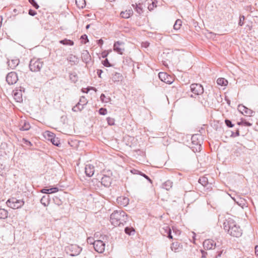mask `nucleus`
<instances>
[{
	"instance_id": "obj_21",
	"label": "nucleus",
	"mask_w": 258,
	"mask_h": 258,
	"mask_svg": "<svg viewBox=\"0 0 258 258\" xmlns=\"http://www.w3.org/2000/svg\"><path fill=\"white\" fill-rule=\"evenodd\" d=\"M117 201L118 204H120L122 206H126L129 203V200L126 197H119L117 199Z\"/></svg>"
},
{
	"instance_id": "obj_52",
	"label": "nucleus",
	"mask_w": 258,
	"mask_h": 258,
	"mask_svg": "<svg viewBox=\"0 0 258 258\" xmlns=\"http://www.w3.org/2000/svg\"><path fill=\"white\" fill-rule=\"evenodd\" d=\"M245 18L243 16H241L239 19V21L238 22V25L240 26L243 25V22H242L244 20Z\"/></svg>"
},
{
	"instance_id": "obj_17",
	"label": "nucleus",
	"mask_w": 258,
	"mask_h": 258,
	"mask_svg": "<svg viewBox=\"0 0 258 258\" xmlns=\"http://www.w3.org/2000/svg\"><path fill=\"white\" fill-rule=\"evenodd\" d=\"M19 129L21 131H28L30 128V125L29 122L26 120H21L19 123Z\"/></svg>"
},
{
	"instance_id": "obj_59",
	"label": "nucleus",
	"mask_w": 258,
	"mask_h": 258,
	"mask_svg": "<svg viewBox=\"0 0 258 258\" xmlns=\"http://www.w3.org/2000/svg\"><path fill=\"white\" fill-rule=\"evenodd\" d=\"M103 72V71L101 70H97V75L99 77L101 78V74Z\"/></svg>"
},
{
	"instance_id": "obj_4",
	"label": "nucleus",
	"mask_w": 258,
	"mask_h": 258,
	"mask_svg": "<svg viewBox=\"0 0 258 258\" xmlns=\"http://www.w3.org/2000/svg\"><path fill=\"white\" fill-rule=\"evenodd\" d=\"M82 250V247L76 244H71L66 248L67 252L72 256L79 255Z\"/></svg>"
},
{
	"instance_id": "obj_42",
	"label": "nucleus",
	"mask_w": 258,
	"mask_h": 258,
	"mask_svg": "<svg viewBox=\"0 0 258 258\" xmlns=\"http://www.w3.org/2000/svg\"><path fill=\"white\" fill-rule=\"evenodd\" d=\"M53 202L54 203L58 205V206H59L60 205H61L62 204V202L60 200V199L57 197H54L53 198Z\"/></svg>"
},
{
	"instance_id": "obj_58",
	"label": "nucleus",
	"mask_w": 258,
	"mask_h": 258,
	"mask_svg": "<svg viewBox=\"0 0 258 258\" xmlns=\"http://www.w3.org/2000/svg\"><path fill=\"white\" fill-rule=\"evenodd\" d=\"M89 91V89L82 88V92L83 93H87Z\"/></svg>"
},
{
	"instance_id": "obj_2",
	"label": "nucleus",
	"mask_w": 258,
	"mask_h": 258,
	"mask_svg": "<svg viewBox=\"0 0 258 258\" xmlns=\"http://www.w3.org/2000/svg\"><path fill=\"white\" fill-rule=\"evenodd\" d=\"M128 220V216L122 210L114 211L110 215V222L115 226L124 225Z\"/></svg>"
},
{
	"instance_id": "obj_50",
	"label": "nucleus",
	"mask_w": 258,
	"mask_h": 258,
	"mask_svg": "<svg viewBox=\"0 0 258 258\" xmlns=\"http://www.w3.org/2000/svg\"><path fill=\"white\" fill-rule=\"evenodd\" d=\"M87 243L90 244H93L94 245V242L95 240H94V238L92 237H88L87 240Z\"/></svg>"
},
{
	"instance_id": "obj_24",
	"label": "nucleus",
	"mask_w": 258,
	"mask_h": 258,
	"mask_svg": "<svg viewBox=\"0 0 258 258\" xmlns=\"http://www.w3.org/2000/svg\"><path fill=\"white\" fill-rule=\"evenodd\" d=\"M132 6L139 14H141L143 12L142 4H139L138 5L137 4H136L135 5L133 4Z\"/></svg>"
},
{
	"instance_id": "obj_35",
	"label": "nucleus",
	"mask_w": 258,
	"mask_h": 258,
	"mask_svg": "<svg viewBox=\"0 0 258 258\" xmlns=\"http://www.w3.org/2000/svg\"><path fill=\"white\" fill-rule=\"evenodd\" d=\"M151 1H152V3L151 4L149 3V5L148 7V8L149 11L153 10L155 8H156L157 7V5H156L157 1H156L155 0H154V1L151 0Z\"/></svg>"
},
{
	"instance_id": "obj_51",
	"label": "nucleus",
	"mask_w": 258,
	"mask_h": 258,
	"mask_svg": "<svg viewBox=\"0 0 258 258\" xmlns=\"http://www.w3.org/2000/svg\"><path fill=\"white\" fill-rule=\"evenodd\" d=\"M242 125L247 126H250L252 125V123H250L248 121H246L245 120L242 119Z\"/></svg>"
},
{
	"instance_id": "obj_53",
	"label": "nucleus",
	"mask_w": 258,
	"mask_h": 258,
	"mask_svg": "<svg viewBox=\"0 0 258 258\" xmlns=\"http://www.w3.org/2000/svg\"><path fill=\"white\" fill-rule=\"evenodd\" d=\"M81 39L82 40H85L86 41H84V43L86 44L87 41H88V37L87 35L84 34L81 36Z\"/></svg>"
},
{
	"instance_id": "obj_6",
	"label": "nucleus",
	"mask_w": 258,
	"mask_h": 258,
	"mask_svg": "<svg viewBox=\"0 0 258 258\" xmlns=\"http://www.w3.org/2000/svg\"><path fill=\"white\" fill-rule=\"evenodd\" d=\"M105 236L102 237V239L96 240L95 242L94 243V249L98 252V253H102L105 249V242L103 241Z\"/></svg>"
},
{
	"instance_id": "obj_11",
	"label": "nucleus",
	"mask_w": 258,
	"mask_h": 258,
	"mask_svg": "<svg viewBox=\"0 0 258 258\" xmlns=\"http://www.w3.org/2000/svg\"><path fill=\"white\" fill-rule=\"evenodd\" d=\"M17 74L15 72L9 73L6 77V81L9 85H13L18 81Z\"/></svg>"
},
{
	"instance_id": "obj_56",
	"label": "nucleus",
	"mask_w": 258,
	"mask_h": 258,
	"mask_svg": "<svg viewBox=\"0 0 258 258\" xmlns=\"http://www.w3.org/2000/svg\"><path fill=\"white\" fill-rule=\"evenodd\" d=\"M201 252H202V258H206V256L207 255V252L203 250H201Z\"/></svg>"
},
{
	"instance_id": "obj_60",
	"label": "nucleus",
	"mask_w": 258,
	"mask_h": 258,
	"mask_svg": "<svg viewBox=\"0 0 258 258\" xmlns=\"http://www.w3.org/2000/svg\"><path fill=\"white\" fill-rule=\"evenodd\" d=\"M255 254L258 256V245L255 247Z\"/></svg>"
},
{
	"instance_id": "obj_61",
	"label": "nucleus",
	"mask_w": 258,
	"mask_h": 258,
	"mask_svg": "<svg viewBox=\"0 0 258 258\" xmlns=\"http://www.w3.org/2000/svg\"><path fill=\"white\" fill-rule=\"evenodd\" d=\"M25 142H26V144L27 145H30V146H31L32 144H31V143L29 141H27V140H26L25 141Z\"/></svg>"
},
{
	"instance_id": "obj_46",
	"label": "nucleus",
	"mask_w": 258,
	"mask_h": 258,
	"mask_svg": "<svg viewBox=\"0 0 258 258\" xmlns=\"http://www.w3.org/2000/svg\"><path fill=\"white\" fill-rule=\"evenodd\" d=\"M109 52H111V50H109V51H104L101 53V56L103 58H106V57L108 55Z\"/></svg>"
},
{
	"instance_id": "obj_5",
	"label": "nucleus",
	"mask_w": 258,
	"mask_h": 258,
	"mask_svg": "<svg viewBox=\"0 0 258 258\" xmlns=\"http://www.w3.org/2000/svg\"><path fill=\"white\" fill-rule=\"evenodd\" d=\"M7 204L9 207L16 209L21 208L24 204V202L21 200H17L13 198L7 201Z\"/></svg>"
},
{
	"instance_id": "obj_13",
	"label": "nucleus",
	"mask_w": 258,
	"mask_h": 258,
	"mask_svg": "<svg viewBox=\"0 0 258 258\" xmlns=\"http://www.w3.org/2000/svg\"><path fill=\"white\" fill-rule=\"evenodd\" d=\"M238 110L240 111L242 114L247 115V116H252L253 114L254 113V112L251 110L250 109L248 108L243 105H239L238 106Z\"/></svg>"
},
{
	"instance_id": "obj_7",
	"label": "nucleus",
	"mask_w": 258,
	"mask_h": 258,
	"mask_svg": "<svg viewBox=\"0 0 258 258\" xmlns=\"http://www.w3.org/2000/svg\"><path fill=\"white\" fill-rule=\"evenodd\" d=\"M88 103L87 99L84 96H81L79 102L76 104V105L73 107L72 110L74 112L80 111L84 108V106L86 105Z\"/></svg>"
},
{
	"instance_id": "obj_14",
	"label": "nucleus",
	"mask_w": 258,
	"mask_h": 258,
	"mask_svg": "<svg viewBox=\"0 0 258 258\" xmlns=\"http://www.w3.org/2000/svg\"><path fill=\"white\" fill-rule=\"evenodd\" d=\"M160 231L163 235L167 236L170 239L173 238L171 234V229L168 225L164 224L161 228Z\"/></svg>"
},
{
	"instance_id": "obj_34",
	"label": "nucleus",
	"mask_w": 258,
	"mask_h": 258,
	"mask_svg": "<svg viewBox=\"0 0 258 258\" xmlns=\"http://www.w3.org/2000/svg\"><path fill=\"white\" fill-rule=\"evenodd\" d=\"M50 141L53 145L56 146L58 147L59 145H60L59 140H58V138L55 137V136L53 137L52 139H51V140H50Z\"/></svg>"
},
{
	"instance_id": "obj_12",
	"label": "nucleus",
	"mask_w": 258,
	"mask_h": 258,
	"mask_svg": "<svg viewBox=\"0 0 258 258\" xmlns=\"http://www.w3.org/2000/svg\"><path fill=\"white\" fill-rule=\"evenodd\" d=\"M114 50L119 54H122L124 51V43L120 41H116L114 43Z\"/></svg>"
},
{
	"instance_id": "obj_32",
	"label": "nucleus",
	"mask_w": 258,
	"mask_h": 258,
	"mask_svg": "<svg viewBox=\"0 0 258 258\" xmlns=\"http://www.w3.org/2000/svg\"><path fill=\"white\" fill-rule=\"evenodd\" d=\"M180 244L177 242H173L171 245V249L175 252L177 251Z\"/></svg>"
},
{
	"instance_id": "obj_49",
	"label": "nucleus",
	"mask_w": 258,
	"mask_h": 258,
	"mask_svg": "<svg viewBox=\"0 0 258 258\" xmlns=\"http://www.w3.org/2000/svg\"><path fill=\"white\" fill-rule=\"evenodd\" d=\"M107 121L109 125H113L114 123V120L112 118L108 117L107 118Z\"/></svg>"
},
{
	"instance_id": "obj_20",
	"label": "nucleus",
	"mask_w": 258,
	"mask_h": 258,
	"mask_svg": "<svg viewBox=\"0 0 258 258\" xmlns=\"http://www.w3.org/2000/svg\"><path fill=\"white\" fill-rule=\"evenodd\" d=\"M133 15V11L131 8L128 10H126L125 11H122L120 14V16L124 19H127Z\"/></svg>"
},
{
	"instance_id": "obj_25",
	"label": "nucleus",
	"mask_w": 258,
	"mask_h": 258,
	"mask_svg": "<svg viewBox=\"0 0 258 258\" xmlns=\"http://www.w3.org/2000/svg\"><path fill=\"white\" fill-rule=\"evenodd\" d=\"M172 186V182L168 180L162 184V187L167 190H169Z\"/></svg>"
},
{
	"instance_id": "obj_36",
	"label": "nucleus",
	"mask_w": 258,
	"mask_h": 258,
	"mask_svg": "<svg viewBox=\"0 0 258 258\" xmlns=\"http://www.w3.org/2000/svg\"><path fill=\"white\" fill-rule=\"evenodd\" d=\"M68 60L70 62H74V63H76L78 62V58L75 55H70L68 58Z\"/></svg>"
},
{
	"instance_id": "obj_31",
	"label": "nucleus",
	"mask_w": 258,
	"mask_h": 258,
	"mask_svg": "<svg viewBox=\"0 0 258 258\" xmlns=\"http://www.w3.org/2000/svg\"><path fill=\"white\" fill-rule=\"evenodd\" d=\"M76 4L79 8H83L86 6L85 0H76Z\"/></svg>"
},
{
	"instance_id": "obj_10",
	"label": "nucleus",
	"mask_w": 258,
	"mask_h": 258,
	"mask_svg": "<svg viewBox=\"0 0 258 258\" xmlns=\"http://www.w3.org/2000/svg\"><path fill=\"white\" fill-rule=\"evenodd\" d=\"M159 79L167 84H170L173 82V78L166 73L160 72L158 74Z\"/></svg>"
},
{
	"instance_id": "obj_55",
	"label": "nucleus",
	"mask_w": 258,
	"mask_h": 258,
	"mask_svg": "<svg viewBox=\"0 0 258 258\" xmlns=\"http://www.w3.org/2000/svg\"><path fill=\"white\" fill-rule=\"evenodd\" d=\"M97 44L101 47L103 44V40L102 39H99L97 41Z\"/></svg>"
},
{
	"instance_id": "obj_29",
	"label": "nucleus",
	"mask_w": 258,
	"mask_h": 258,
	"mask_svg": "<svg viewBox=\"0 0 258 258\" xmlns=\"http://www.w3.org/2000/svg\"><path fill=\"white\" fill-rule=\"evenodd\" d=\"M217 83L221 86H225L228 84V81L224 78H220L217 79Z\"/></svg>"
},
{
	"instance_id": "obj_63",
	"label": "nucleus",
	"mask_w": 258,
	"mask_h": 258,
	"mask_svg": "<svg viewBox=\"0 0 258 258\" xmlns=\"http://www.w3.org/2000/svg\"><path fill=\"white\" fill-rule=\"evenodd\" d=\"M236 136H238L239 135V131L237 130L235 133Z\"/></svg>"
},
{
	"instance_id": "obj_39",
	"label": "nucleus",
	"mask_w": 258,
	"mask_h": 258,
	"mask_svg": "<svg viewBox=\"0 0 258 258\" xmlns=\"http://www.w3.org/2000/svg\"><path fill=\"white\" fill-rule=\"evenodd\" d=\"M199 182L203 186H206L208 183V179L206 177H202L199 179Z\"/></svg>"
},
{
	"instance_id": "obj_8",
	"label": "nucleus",
	"mask_w": 258,
	"mask_h": 258,
	"mask_svg": "<svg viewBox=\"0 0 258 258\" xmlns=\"http://www.w3.org/2000/svg\"><path fill=\"white\" fill-rule=\"evenodd\" d=\"M203 246L205 249L207 250L212 249L216 247L220 246V244L217 243L214 240L212 239H206L203 242Z\"/></svg>"
},
{
	"instance_id": "obj_44",
	"label": "nucleus",
	"mask_w": 258,
	"mask_h": 258,
	"mask_svg": "<svg viewBox=\"0 0 258 258\" xmlns=\"http://www.w3.org/2000/svg\"><path fill=\"white\" fill-rule=\"evenodd\" d=\"M28 1L35 9H38L39 8V6L35 0H28Z\"/></svg>"
},
{
	"instance_id": "obj_22",
	"label": "nucleus",
	"mask_w": 258,
	"mask_h": 258,
	"mask_svg": "<svg viewBox=\"0 0 258 258\" xmlns=\"http://www.w3.org/2000/svg\"><path fill=\"white\" fill-rule=\"evenodd\" d=\"M123 77L122 75L119 73L115 72L112 74V80L114 82H119L121 80Z\"/></svg>"
},
{
	"instance_id": "obj_40",
	"label": "nucleus",
	"mask_w": 258,
	"mask_h": 258,
	"mask_svg": "<svg viewBox=\"0 0 258 258\" xmlns=\"http://www.w3.org/2000/svg\"><path fill=\"white\" fill-rule=\"evenodd\" d=\"M134 173L140 174L141 175H142V176L145 177L146 179H147L150 183H152V180L145 174L141 172V171L136 170H135V172H134Z\"/></svg>"
},
{
	"instance_id": "obj_54",
	"label": "nucleus",
	"mask_w": 258,
	"mask_h": 258,
	"mask_svg": "<svg viewBox=\"0 0 258 258\" xmlns=\"http://www.w3.org/2000/svg\"><path fill=\"white\" fill-rule=\"evenodd\" d=\"M28 14L30 16H34L37 13H36V11H35L34 10H33L32 9H30L29 10Z\"/></svg>"
},
{
	"instance_id": "obj_43",
	"label": "nucleus",
	"mask_w": 258,
	"mask_h": 258,
	"mask_svg": "<svg viewBox=\"0 0 258 258\" xmlns=\"http://www.w3.org/2000/svg\"><path fill=\"white\" fill-rule=\"evenodd\" d=\"M48 194L55 193L58 191V188L57 187L48 188Z\"/></svg>"
},
{
	"instance_id": "obj_1",
	"label": "nucleus",
	"mask_w": 258,
	"mask_h": 258,
	"mask_svg": "<svg viewBox=\"0 0 258 258\" xmlns=\"http://www.w3.org/2000/svg\"><path fill=\"white\" fill-rule=\"evenodd\" d=\"M223 226L225 231L233 237H239L242 235V230L240 226L231 218L225 219Z\"/></svg>"
},
{
	"instance_id": "obj_15",
	"label": "nucleus",
	"mask_w": 258,
	"mask_h": 258,
	"mask_svg": "<svg viewBox=\"0 0 258 258\" xmlns=\"http://www.w3.org/2000/svg\"><path fill=\"white\" fill-rule=\"evenodd\" d=\"M19 59L16 57H14L11 59H9L8 61V66L12 69H15L19 64Z\"/></svg>"
},
{
	"instance_id": "obj_18",
	"label": "nucleus",
	"mask_w": 258,
	"mask_h": 258,
	"mask_svg": "<svg viewBox=\"0 0 258 258\" xmlns=\"http://www.w3.org/2000/svg\"><path fill=\"white\" fill-rule=\"evenodd\" d=\"M14 98L18 102H21L22 101L23 99L21 89L16 90L14 91Z\"/></svg>"
},
{
	"instance_id": "obj_62",
	"label": "nucleus",
	"mask_w": 258,
	"mask_h": 258,
	"mask_svg": "<svg viewBox=\"0 0 258 258\" xmlns=\"http://www.w3.org/2000/svg\"><path fill=\"white\" fill-rule=\"evenodd\" d=\"M87 89H89V91L90 90H96V88H95L94 87H88Z\"/></svg>"
},
{
	"instance_id": "obj_48",
	"label": "nucleus",
	"mask_w": 258,
	"mask_h": 258,
	"mask_svg": "<svg viewBox=\"0 0 258 258\" xmlns=\"http://www.w3.org/2000/svg\"><path fill=\"white\" fill-rule=\"evenodd\" d=\"M102 63L104 66H105L106 67H109L111 66V64L109 62V60L107 58H105V59L102 61Z\"/></svg>"
},
{
	"instance_id": "obj_16",
	"label": "nucleus",
	"mask_w": 258,
	"mask_h": 258,
	"mask_svg": "<svg viewBox=\"0 0 258 258\" xmlns=\"http://www.w3.org/2000/svg\"><path fill=\"white\" fill-rule=\"evenodd\" d=\"M94 167L92 165L87 164L85 167V173L88 177H91L94 173Z\"/></svg>"
},
{
	"instance_id": "obj_41",
	"label": "nucleus",
	"mask_w": 258,
	"mask_h": 258,
	"mask_svg": "<svg viewBox=\"0 0 258 258\" xmlns=\"http://www.w3.org/2000/svg\"><path fill=\"white\" fill-rule=\"evenodd\" d=\"M100 99L103 102H108L110 98L109 97H106L104 94H102L100 96Z\"/></svg>"
},
{
	"instance_id": "obj_64",
	"label": "nucleus",
	"mask_w": 258,
	"mask_h": 258,
	"mask_svg": "<svg viewBox=\"0 0 258 258\" xmlns=\"http://www.w3.org/2000/svg\"><path fill=\"white\" fill-rule=\"evenodd\" d=\"M222 253V251L219 252L218 256H219V257L221 256Z\"/></svg>"
},
{
	"instance_id": "obj_33",
	"label": "nucleus",
	"mask_w": 258,
	"mask_h": 258,
	"mask_svg": "<svg viewBox=\"0 0 258 258\" xmlns=\"http://www.w3.org/2000/svg\"><path fill=\"white\" fill-rule=\"evenodd\" d=\"M182 25V22L179 19H177L174 24V26H173V28L175 30H179L180 28V27Z\"/></svg>"
},
{
	"instance_id": "obj_38",
	"label": "nucleus",
	"mask_w": 258,
	"mask_h": 258,
	"mask_svg": "<svg viewBox=\"0 0 258 258\" xmlns=\"http://www.w3.org/2000/svg\"><path fill=\"white\" fill-rule=\"evenodd\" d=\"M45 136L47 137L48 140L50 141L55 136V134L51 132L47 131L45 133Z\"/></svg>"
},
{
	"instance_id": "obj_57",
	"label": "nucleus",
	"mask_w": 258,
	"mask_h": 258,
	"mask_svg": "<svg viewBox=\"0 0 258 258\" xmlns=\"http://www.w3.org/2000/svg\"><path fill=\"white\" fill-rule=\"evenodd\" d=\"M48 188H43L41 190V192L43 194H48Z\"/></svg>"
},
{
	"instance_id": "obj_9",
	"label": "nucleus",
	"mask_w": 258,
	"mask_h": 258,
	"mask_svg": "<svg viewBox=\"0 0 258 258\" xmlns=\"http://www.w3.org/2000/svg\"><path fill=\"white\" fill-rule=\"evenodd\" d=\"M190 90L195 95H201L204 92L203 86L199 84H192L190 85Z\"/></svg>"
},
{
	"instance_id": "obj_30",
	"label": "nucleus",
	"mask_w": 258,
	"mask_h": 258,
	"mask_svg": "<svg viewBox=\"0 0 258 258\" xmlns=\"http://www.w3.org/2000/svg\"><path fill=\"white\" fill-rule=\"evenodd\" d=\"M59 43L65 45L72 46L74 45V42L73 41L67 39L60 40Z\"/></svg>"
},
{
	"instance_id": "obj_26",
	"label": "nucleus",
	"mask_w": 258,
	"mask_h": 258,
	"mask_svg": "<svg viewBox=\"0 0 258 258\" xmlns=\"http://www.w3.org/2000/svg\"><path fill=\"white\" fill-rule=\"evenodd\" d=\"M124 232L128 235H133L135 233V230L132 227H126L124 229Z\"/></svg>"
},
{
	"instance_id": "obj_27",
	"label": "nucleus",
	"mask_w": 258,
	"mask_h": 258,
	"mask_svg": "<svg viewBox=\"0 0 258 258\" xmlns=\"http://www.w3.org/2000/svg\"><path fill=\"white\" fill-rule=\"evenodd\" d=\"M8 212L4 209H0V219H5L8 217Z\"/></svg>"
},
{
	"instance_id": "obj_45",
	"label": "nucleus",
	"mask_w": 258,
	"mask_h": 258,
	"mask_svg": "<svg viewBox=\"0 0 258 258\" xmlns=\"http://www.w3.org/2000/svg\"><path fill=\"white\" fill-rule=\"evenodd\" d=\"M225 123L226 125L229 127H232L234 126V124L232 123L231 121L228 119H226L225 120Z\"/></svg>"
},
{
	"instance_id": "obj_19",
	"label": "nucleus",
	"mask_w": 258,
	"mask_h": 258,
	"mask_svg": "<svg viewBox=\"0 0 258 258\" xmlns=\"http://www.w3.org/2000/svg\"><path fill=\"white\" fill-rule=\"evenodd\" d=\"M101 182L105 187H108L111 183V178L108 176L104 175L101 179Z\"/></svg>"
},
{
	"instance_id": "obj_28",
	"label": "nucleus",
	"mask_w": 258,
	"mask_h": 258,
	"mask_svg": "<svg viewBox=\"0 0 258 258\" xmlns=\"http://www.w3.org/2000/svg\"><path fill=\"white\" fill-rule=\"evenodd\" d=\"M198 137H200V136L198 135H193L191 137V142L194 145H199V146L201 147L200 142L199 141H198Z\"/></svg>"
},
{
	"instance_id": "obj_3",
	"label": "nucleus",
	"mask_w": 258,
	"mask_h": 258,
	"mask_svg": "<svg viewBox=\"0 0 258 258\" xmlns=\"http://www.w3.org/2000/svg\"><path fill=\"white\" fill-rule=\"evenodd\" d=\"M43 66V62L41 59L33 58L29 62L30 70L33 72H39Z\"/></svg>"
},
{
	"instance_id": "obj_47",
	"label": "nucleus",
	"mask_w": 258,
	"mask_h": 258,
	"mask_svg": "<svg viewBox=\"0 0 258 258\" xmlns=\"http://www.w3.org/2000/svg\"><path fill=\"white\" fill-rule=\"evenodd\" d=\"M107 112V109L104 108H101L99 110V113L101 115H105Z\"/></svg>"
},
{
	"instance_id": "obj_37",
	"label": "nucleus",
	"mask_w": 258,
	"mask_h": 258,
	"mask_svg": "<svg viewBox=\"0 0 258 258\" xmlns=\"http://www.w3.org/2000/svg\"><path fill=\"white\" fill-rule=\"evenodd\" d=\"M70 80L73 82L74 83H75L77 81L78 77L76 73H72L70 74Z\"/></svg>"
},
{
	"instance_id": "obj_23",
	"label": "nucleus",
	"mask_w": 258,
	"mask_h": 258,
	"mask_svg": "<svg viewBox=\"0 0 258 258\" xmlns=\"http://www.w3.org/2000/svg\"><path fill=\"white\" fill-rule=\"evenodd\" d=\"M50 202L49 196H44L42 197L40 200V203L44 205L45 207L47 206Z\"/></svg>"
}]
</instances>
